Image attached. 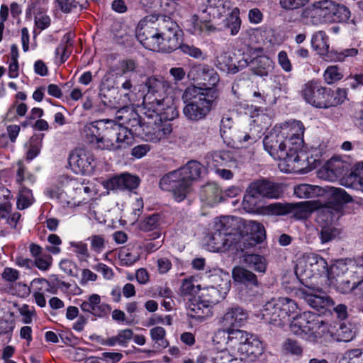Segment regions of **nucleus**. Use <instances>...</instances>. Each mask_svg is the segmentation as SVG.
<instances>
[{"label":"nucleus","instance_id":"obj_1","mask_svg":"<svg viewBox=\"0 0 363 363\" xmlns=\"http://www.w3.org/2000/svg\"><path fill=\"white\" fill-rule=\"evenodd\" d=\"M145 86L147 91L143 96L144 125L148 139L156 143L172 132L168 121L177 113L169 96L172 86L169 81L162 76H150L145 80Z\"/></svg>","mask_w":363,"mask_h":363},{"label":"nucleus","instance_id":"obj_2","mask_svg":"<svg viewBox=\"0 0 363 363\" xmlns=\"http://www.w3.org/2000/svg\"><path fill=\"white\" fill-rule=\"evenodd\" d=\"M306 267L313 275L327 273L330 284L342 294H349L357 288L363 289V257L338 260L328 270L325 259L315 254L305 257Z\"/></svg>","mask_w":363,"mask_h":363},{"label":"nucleus","instance_id":"obj_3","mask_svg":"<svg viewBox=\"0 0 363 363\" xmlns=\"http://www.w3.org/2000/svg\"><path fill=\"white\" fill-rule=\"evenodd\" d=\"M85 138L102 150L117 151L128 147L133 143V134L112 120H99L86 125Z\"/></svg>","mask_w":363,"mask_h":363},{"label":"nucleus","instance_id":"obj_4","mask_svg":"<svg viewBox=\"0 0 363 363\" xmlns=\"http://www.w3.org/2000/svg\"><path fill=\"white\" fill-rule=\"evenodd\" d=\"M202 165L194 160L189 161L184 167L172 171L162 177L160 186L172 193L177 202L184 201L192 191V183L201 173Z\"/></svg>","mask_w":363,"mask_h":363},{"label":"nucleus","instance_id":"obj_5","mask_svg":"<svg viewBox=\"0 0 363 363\" xmlns=\"http://www.w3.org/2000/svg\"><path fill=\"white\" fill-rule=\"evenodd\" d=\"M218 96V91L216 88L187 87L182 95L186 103L183 114L191 121L203 120L216 106Z\"/></svg>","mask_w":363,"mask_h":363},{"label":"nucleus","instance_id":"obj_6","mask_svg":"<svg viewBox=\"0 0 363 363\" xmlns=\"http://www.w3.org/2000/svg\"><path fill=\"white\" fill-rule=\"evenodd\" d=\"M199 11L203 18L218 22L222 28L229 30L232 35L238 33L241 26L240 10L233 7L230 0H207L206 4L199 6Z\"/></svg>","mask_w":363,"mask_h":363},{"label":"nucleus","instance_id":"obj_7","mask_svg":"<svg viewBox=\"0 0 363 363\" xmlns=\"http://www.w3.org/2000/svg\"><path fill=\"white\" fill-rule=\"evenodd\" d=\"M290 330L310 342H316L328 331L327 323L312 312H304L290 321Z\"/></svg>","mask_w":363,"mask_h":363},{"label":"nucleus","instance_id":"obj_8","mask_svg":"<svg viewBox=\"0 0 363 363\" xmlns=\"http://www.w3.org/2000/svg\"><path fill=\"white\" fill-rule=\"evenodd\" d=\"M60 186H55L48 191L51 198H55L63 204L80 205L89 199L91 189L74 179L63 177L60 179Z\"/></svg>","mask_w":363,"mask_h":363},{"label":"nucleus","instance_id":"obj_9","mask_svg":"<svg viewBox=\"0 0 363 363\" xmlns=\"http://www.w3.org/2000/svg\"><path fill=\"white\" fill-rule=\"evenodd\" d=\"M263 145L271 157L275 160H283L292 169H301L304 167L298 157H291L290 141H287L279 130L270 131L264 137Z\"/></svg>","mask_w":363,"mask_h":363},{"label":"nucleus","instance_id":"obj_10","mask_svg":"<svg viewBox=\"0 0 363 363\" xmlns=\"http://www.w3.org/2000/svg\"><path fill=\"white\" fill-rule=\"evenodd\" d=\"M332 1H316L302 10L301 19L305 25L317 26L324 23H332Z\"/></svg>","mask_w":363,"mask_h":363},{"label":"nucleus","instance_id":"obj_11","mask_svg":"<svg viewBox=\"0 0 363 363\" xmlns=\"http://www.w3.org/2000/svg\"><path fill=\"white\" fill-rule=\"evenodd\" d=\"M284 191L280 184L267 180H260L252 183L243 198L245 208H250L248 203H252L255 198L262 196L267 199H277L283 195ZM251 209H252L251 208Z\"/></svg>","mask_w":363,"mask_h":363},{"label":"nucleus","instance_id":"obj_12","mask_svg":"<svg viewBox=\"0 0 363 363\" xmlns=\"http://www.w3.org/2000/svg\"><path fill=\"white\" fill-rule=\"evenodd\" d=\"M330 89L323 87L314 82L306 83L301 91L304 100L318 108H328L336 103L330 99Z\"/></svg>","mask_w":363,"mask_h":363},{"label":"nucleus","instance_id":"obj_13","mask_svg":"<svg viewBox=\"0 0 363 363\" xmlns=\"http://www.w3.org/2000/svg\"><path fill=\"white\" fill-rule=\"evenodd\" d=\"M304 126L299 121H292L284 124L279 131L287 141H290V151L291 157H296L301 162L304 155L301 151L303 143Z\"/></svg>","mask_w":363,"mask_h":363},{"label":"nucleus","instance_id":"obj_14","mask_svg":"<svg viewBox=\"0 0 363 363\" xmlns=\"http://www.w3.org/2000/svg\"><path fill=\"white\" fill-rule=\"evenodd\" d=\"M262 119L269 121V118L264 114L258 115L257 118L253 120V123L250 124L246 130L239 131L238 133L236 140L241 147H247L248 145H252L262 137L263 129L266 128L268 125L266 124L264 127H261L258 123Z\"/></svg>","mask_w":363,"mask_h":363},{"label":"nucleus","instance_id":"obj_15","mask_svg":"<svg viewBox=\"0 0 363 363\" xmlns=\"http://www.w3.org/2000/svg\"><path fill=\"white\" fill-rule=\"evenodd\" d=\"M298 295L314 309L319 311L334 304L333 301L320 290L304 288L298 290Z\"/></svg>","mask_w":363,"mask_h":363},{"label":"nucleus","instance_id":"obj_16","mask_svg":"<svg viewBox=\"0 0 363 363\" xmlns=\"http://www.w3.org/2000/svg\"><path fill=\"white\" fill-rule=\"evenodd\" d=\"M93 155L83 149H77L69 157V164L76 174H86L92 170Z\"/></svg>","mask_w":363,"mask_h":363},{"label":"nucleus","instance_id":"obj_17","mask_svg":"<svg viewBox=\"0 0 363 363\" xmlns=\"http://www.w3.org/2000/svg\"><path fill=\"white\" fill-rule=\"evenodd\" d=\"M130 102V99L129 98V94L125 93L122 102L124 106L116 112V118L120 123H116L117 125L127 128V130L132 133L129 128H135L139 125L140 121L138 119V114L137 112L135 111L133 107L128 106Z\"/></svg>","mask_w":363,"mask_h":363},{"label":"nucleus","instance_id":"obj_18","mask_svg":"<svg viewBox=\"0 0 363 363\" xmlns=\"http://www.w3.org/2000/svg\"><path fill=\"white\" fill-rule=\"evenodd\" d=\"M207 163L209 167L238 168V161L233 152L229 150H218L207 155Z\"/></svg>","mask_w":363,"mask_h":363},{"label":"nucleus","instance_id":"obj_19","mask_svg":"<svg viewBox=\"0 0 363 363\" xmlns=\"http://www.w3.org/2000/svg\"><path fill=\"white\" fill-rule=\"evenodd\" d=\"M190 74L194 80L201 81L208 88H214L219 82V77L216 72L206 65H198L192 67Z\"/></svg>","mask_w":363,"mask_h":363},{"label":"nucleus","instance_id":"obj_20","mask_svg":"<svg viewBox=\"0 0 363 363\" xmlns=\"http://www.w3.org/2000/svg\"><path fill=\"white\" fill-rule=\"evenodd\" d=\"M333 196V201L328 203V206L323 208V211L335 212L341 214L343 211V204L352 201V198L344 189L341 188L329 187L328 190Z\"/></svg>","mask_w":363,"mask_h":363},{"label":"nucleus","instance_id":"obj_21","mask_svg":"<svg viewBox=\"0 0 363 363\" xmlns=\"http://www.w3.org/2000/svg\"><path fill=\"white\" fill-rule=\"evenodd\" d=\"M248 318L247 312L242 308L234 306L228 308L220 319L221 325L227 329L241 326Z\"/></svg>","mask_w":363,"mask_h":363},{"label":"nucleus","instance_id":"obj_22","mask_svg":"<svg viewBox=\"0 0 363 363\" xmlns=\"http://www.w3.org/2000/svg\"><path fill=\"white\" fill-rule=\"evenodd\" d=\"M279 306L278 299H272L268 301L264 306L262 311L263 319L275 326L281 327L285 324L283 315H281V310Z\"/></svg>","mask_w":363,"mask_h":363},{"label":"nucleus","instance_id":"obj_23","mask_svg":"<svg viewBox=\"0 0 363 363\" xmlns=\"http://www.w3.org/2000/svg\"><path fill=\"white\" fill-rule=\"evenodd\" d=\"M81 308L97 317H104L108 314L111 308L109 305L101 303V297L98 294L91 295L87 301L81 304Z\"/></svg>","mask_w":363,"mask_h":363},{"label":"nucleus","instance_id":"obj_24","mask_svg":"<svg viewBox=\"0 0 363 363\" xmlns=\"http://www.w3.org/2000/svg\"><path fill=\"white\" fill-rule=\"evenodd\" d=\"M263 352V345L255 336L251 335L250 337L245 342L239 352L241 359H250L253 360L258 357Z\"/></svg>","mask_w":363,"mask_h":363},{"label":"nucleus","instance_id":"obj_25","mask_svg":"<svg viewBox=\"0 0 363 363\" xmlns=\"http://www.w3.org/2000/svg\"><path fill=\"white\" fill-rule=\"evenodd\" d=\"M187 315L192 318L202 320L209 315L211 311L208 303L199 296L198 298H194L187 303Z\"/></svg>","mask_w":363,"mask_h":363},{"label":"nucleus","instance_id":"obj_26","mask_svg":"<svg viewBox=\"0 0 363 363\" xmlns=\"http://www.w3.org/2000/svg\"><path fill=\"white\" fill-rule=\"evenodd\" d=\"M232 277L235 282L246 286H256L258 285L257 276L243 267L235 266L233 267Z\"/></svg>","mask_w":363,"mask_h":363},{"label":"nucleus","instance_id":"obj_27","mask_svg":"<svg viewBox=\"0 0 363 363\" xmlns=\"http://www.w3.org/2000/svg\"><path fill=\"white\" fill-rule=\"evenodd\" d=\"M140 183L138 177L128 173H124L113 177L111 184L113 189L119 190H132L136 189Z\"/></svg>","mask_w":363,"mask_h":363},{"label":"nucleus","instance_id":"obj_28","mask_svg":"<svg viewBox=\"0 0 363 363\" xmlns=\"http://www.w3.org/2000/svg\"><path fill=\"white\" fill-rule=\"evenodd\" d=\"M316 208H318L317 203L311 201L291 203L289 214H291L292 217L298 220L306 219Z\"/></svg>","mask_w":363,"mask_h":363},{"label":"nucleus","instance_id":"obj_29","mask_svg":"<svg viewBox=\"0 0 363 363\" xmlns=\"http://www.w3.org/2000/svg\"><path fill=\"white\" fill-rule=\"evenodd\" d=\"M342 184L363 191V162L357 164L350 174L342 179Z\"/></svg>","mask_w":363,"mask_h":363},{"label":"nucleus","instance_id":"obj_30","mask_svg":"<svg viewBox=\"0 0 363 363\" xmlns=\"http://www.w3.org/2000/svg\"><path fill=\"white\" fill-rule=\"evenodd\" d=\"M311 47L320 55L325 56L329 52V38L323 30L315 32L311 40Z\"/></svg>","mask_w":363,"mask_h":363},{"label":"nucleus","instance_id":"obj_31","mask_svg":"<svg viewBox=\"0 0 363 363\" xmlns=\"http://www.w3.org/2000/svg\"><path fill=\"white\" fill-rule=\"evenodd\" d=\"M240 219L233 216H222L215 219L213 230L226 234L238 229Z\"/></svg>","mask_w":363,"mask_h":363},{"label":"nucleus","instance_id":"obj_32","mask_svg":"<svg viewBox=\"0 0 363 363\" xmlns=\"http://www.w3.org/2000/svg\"><path fill=\"white\" fill-rule=\"evenodd\" d=\"M38 1H32L28 7L27 13H29L30 15L33 12L35 14V26L40 30H44L50 26L51 21L45 11L38 6Z\"/></svg>","mask_w":363,"mask_h":363},{"label":"nucleus","instance_id":"obj_33","mask_svg":"<svg viewBox=\"0 0 363 363\" xmlns=\"http://www.w3.org/2000/svg\"><path fill=\"white\" fill-rule=\"evenodd\" d=\"M251 334L241 330H231L228 333L227 345L228 347L238 350L239 353L240 348L245 342L250 337Z\"/></svg>","mask_w":363,"mask_h":363},{"label":"nucleus","instance_id":"obj_34","mask_svg":"<svg viewBox=\"0 0 363 363\" xmlns=\"http://www.w3.org/2000/svg\"><path fill=\"white\" fill-rule=\"evenodd\" d=\"M112 32L115 40L121 44L130 42L135 36V31L133 28L118 23H114Z\"/></svg>","mask_w":363,"mask_h":363},{"label":"nucleus","instance_id":"obj_35","mask_svg":"<svg viewBox=\"0 0 363 363\" xmlns=\"http://www.w3.org/2000/svg\"><path fill=\"white\" fill-rule=\"evenodd\" d=\"M211 285L219 291L228 294L230 289V279L228 273L222 271L216 272L208 277Z\"/></svg>","mask_w":363,"mask_h":363},{"label":"nucleus","instance_id":"obj_36","mask_svg":"<svg viewBox=\"0 0 363 363\" xmlns=\"http://www.w3.org/2000/svg\"><path fill=\"white\" fill-rule=\"evenodd\" d=\"M253 72L259 76H267L272 67V60L266 55H261L251 61Z\"/></svg>","mask_w":363,"mask_h":363},{"label":"nucleus","instance_id":"obj_37","mask_svg":"<svg viewBox=\"0 0 363 363\" xmlns=\"http://www.w3.org/2000/svg\"><path fill=\"white\" fill-rule=\"evenodd\" d=\"M157 30L152 26V23L145 18L141 20L135 30V37L142 44L150 37L157 35Z\"/></svg>","mask_w":363,"mask_h":363},{"label":"nucleus","instance_id":"obj_38","mask_svg":"<svg viewBox=\"0 0 363 363\" xmlns=\"http://www.w3.org/2000/svg\"><path fill=\"white\" fill-rule=\"evenodd\" d=\"M201 298H202L206 303L216 304L223 300L228 294L218 290L211 285L203 287L201 289Z\"/></svg>","mask_w":363,"mask_h":363},{"label":"nucleus","instance_id":"obj_39","mask_svg":"<svg viewBox=\"0 0 363 363\" xmlns=\"http://www.w3.org/2000/svg\"><path fill=\"white\" fill-rule=\"evenodd\" d=\"M31 286L39 285V286L36 289V291L33 293V297L35 299V303L43 308L46 306V300L45 298L43 292L49 291L50 283L49 281L44 278H38L34 279L31 283Z\"/></svg>","mask_w":363,"mask_h":363},{"label":"nucleus","instance_id":"obj_40","mask_svg":"<svg viewBox=\"0 0 363 363\" xmlns=\"http://www.w3.org/2000/svg\"><path fill=\"white\" fill-rule=\"evenodd\" d=\"M204 21H199L197 15H193L191 17V27L189 30L194 35H202L215 30V28L209 23L208 18H204Z\"/></svg>","mask_w":363,"mask_h":363},{"label":"nucleus","instance_id":"obj_41","mask_svg":"<svg viewBox=\"0 0 363 363\" xmlns=\"http://www.w3.org/2000/svg\"><path fill=\"white\" fill-rule=\"evenodd\" d=\"M322 189L318 186L302 184L294 187V194L299 198H312L322 194Z\"/></svg>","mask_w":363,"mask_h":363},{"label":"nucleus","instance_id":"obj_42","mask_svg":"<svg viewBox=\"0 0 363 363\" xmlns=\"http://www.w3.org/2000/svg\"><path fill=\"white\" fill-rule=\"evenodd\" d=\"M216 67L225 72H236L238 68L233 62V57L228 52H221L216 57Z\"/></svg>","mask_w":363,"mask_h":363},{"label":"nucleus","instance_id":"obj_43","mask_svg":"<svg viewBox=\"0 0 363 363\" xmlns=\"http://www.w3.org/2000/svg\"><path fill=\"white\" fill-rule=\"evenodd\" d=\"M243 262L256 272L264 273L266 271L265 259L260 255L245 254L243 255Z\"/></svg>","mask_w":363,"mask_h":363},{"label":"nucleus","instance_id":"obj_44","mask_svg":"<svg viewBox=\"0 0 363 363\" xmlns=\"http://www.w3.org/2000/svg\"><path fill=\"white\" fill-rule=\"evenodd\" d=\"M277 299L279 301L278 306H280L281 315H283L286 323L289 321L290 315L297 312L298 306L294 301L286 297H280Z\"/></svg>","mask_w":363,"mask_h":363},{"label":"nucleus","instance_id":"obj_45","mask_svg":"<svg viewBox=\"0 0 363 363\" xmlns=\"http://www.w3.org/2000/svg\"><path fill=\"white\" fill-rule=\"evenodd\" d=\"M203 199L210 205L221 201V190L214 184H207L203 189Z\"/></svg>","mask_w":363,"mask_h":363},{"label":"nucleus","instance_id":"obj_46","mask_svg":"<svg viewBox=\"0 0 363 363\" xmlns=\"http://www.w3.org/2000/svg\"><path fill=\"white\" fill-rule=\"evenodd\" d=\"M160 48L157 52H171L179 46V40L176 33L169 31L168 33H164V42L159 44Z\"/></svg>","mask_w":363,"mask_h":363},{"label":"nucleus","instance_id":"obj_47","mask_svg":"<svg viewBox=\"0 0 363 363\" xmlns=\"http://www.w3.org/2000/svg\"><path fill=\"white\" fill-rule=\"evenodd\" d=\"M332 6L333 7L331 11L333 23L347 22L350 19L351 16L350 11L345 5L338 4L332 1Z\"/></svg>","mask_w":363,"mask_h":363},{"label":"nucleus","instance_id":"obj_48","mask_svg":"<svg viewBox=\"0 0 363 363\" xmlns=\"http://www.w3.org/2000/svg\"><path fill=\"white\" fill-rule=\"evenodd\" d=\"M138 65L133 59H125L119 61L116 67V74L119 76L128 75L138 71Z\"/></svg>","mask_w":363,"mask_h":363},{"label":"nucleus","instance_id":"obj_49","mask_svg":"<svg viewBox=\"0 0 363 363\" xmlns=\"http://www.w3.org/2000/svg\"><path fill=\"white\" fill-rule=\"evenodd\" d=\"M89 0H56L57 7L64 13H69L78 6L86 9Z\"/></svg>","mask_w":363,"mask_h":363},{"label":"nucleus","instance_id":"obj_50","mask_svg":"<svg viewBox=\"0 0 363 363\" xmlns=\"http://www.w3.org/2000/svg\"><path fill=\"white\" fill-rule=\"evenodd\" d=\"M350 167V164L339 158H332L327 164V169L335 174L336 177L345 174Z\"/></svg>","mask_w":363,"mask_h":363},{"label":"nucleus","instance_id":"obj_51","mask_svg":"<svg viewBox=\"0 0 363 363\" xmlns=\"http://www.w3.org/2000/svg\"><path fill=\"white\" fill-rule=\"evenodd\" d=\"M33 201L32 192L30 189L21 186L17 200V207L20 210L25 209L31 205Z\"/></svg>","mask_w":363,"mask_h":363},{"label":"nucleus","instance_id":"obj_52","mask_svg":"<svg viewBox=\"0 0 363 363\" xmlns=\"http://www.w3.org/2000/svg\"><path fill=\"white\" fill-rule=\"evenodd\" d=\"M150 333L158 348H166L168 346V342L165 339L166 331L162 327L156 326L150 330Z\"/></svg>","mask_w":363,"mask_h":363},{"label":"nucleus","instance_id":"obj_53","mask_svg":"<svg viewBox=\"0 0 363 363\" xmlns=\"http://www.w3.org/2000/svg\"><path fill=\"white\" fill-rule=\"evenodd\" d=\"M90 243L91 250L96 253L102 252L107 244V240L104 235H92L87 239Z\"/></svg>","mask_w":363,"mask_h":363},{"label":"nucleus","instance_id":"obj_54","mask_svg":"<svg viewBox=\"0 0 363 363\" xmlns=\"http://www.w3.org/2000/svg\"><path fill=\"white\" fill-rule=\"evenodd\" d=\"M323 77L327 84H332L342 79L343 74L337 66L333 65L327 67L324 72Z\"/></svg>","mask_w":363,"mask_h":363},{"label":"nucleus","instance_id":"obj_55","mask_svg":"<svg viewBox=\"0 0 363 363\" xmlns=\"http://www.w3.org/2000/svg\"><path fill=\"white\" fill-rule=\"evenodd\" d=\"M160 225V217L157 214H153L145 218L139 224L140 230L149 232L157 229Z\"/></svg>","mask_w":363,"mask_h":363},{"label":"nucleus","instance_id":"obj_56","mask_svg":"<svg viewBox=\"0 0 363 363\" xmlns=\"http://www.w3.org/2000/svg\"><path fill=\"white\" fill-rule=\"evenodd\" d=\"M194 281V279L191 277L183 281L180 288V293L182 296L193 295L196 294L198 291L201 292V286L195 285Z\"/></svg>","mask_w":363,"mask_h":363},{"label":"nucleus","instance_id":"obj_57","mask_svg":"<svg viewBox=\"0 0 363 363\" xmlns=\"http://www.w3.org/2000/svg\"><path fill=\"white\" fill-rule=\"evenodd\" d=\"M70 246L74 248L77 257L81 261H86L90 257L87 245L82 241L71 242Z\"/></svg>","mask_w":363,"mask_h":363},{"label":"nucleus","instance_id":"obj_58","mask_svg":"<svg viewBox=\"0 0 363 363\" xmlns=\"http://www.w3.org/2000/svg\"><path fill=\"white\" fill-rule=\"evenodd\" d=\"M343 363H363V350L352 349L345 353Z\"/></svg>","mask_w":363,"mask_h":363},{"label":"nucleus","instance_id":"obj_59","mask_svg":"<svg viewBox=\"0 0 363 363\" xmlns=\"http://www.w3.org/2000/svg\"><path fill=\"white\" fill-rule=\"evenodd\" d=\"M283 350L286 353L294 355H301L303 352V349L298 342L291 339H287L284 342Z\"/></svg>","mask_w":363,"mask_h":363},{"label":"nucleus","instance_id":"obj_60","mask_svg":"<svg viewBox=\"0 0 363 363\" xmlns=\"http://www.w3.org/2000/svg\"><path fill=\"white\" fill-rule=\"evenodd\" d=\"M179 48L181 49L182 52L184 54H186L196 59H204L205 56L201 51V50L197 47L194 45H190L188 44L180 45Z\"/></svg>","mask_w":363,"mask_h":363},{"label":"nucleus","instance_id":"obj_61","mask_svg":"<svg viewBox=\"0 0 363 363\" xmlns=\"http://www.w3.org/2000/svg\"><path fill=\"white\" fill-rule=\"evenodd\" d=\"M52 258L50 255L45 254L33 260V266L41 271H47L50 269Z\"/></svg>","mask_w":363,"mask_h":363},{"label":"nucleus","instance_id":"obj_62","mask_svg":"<svg viewBox=\"0 0 363 363\" xmlns=\"http://www.w3.org/2000/svg\"><path fill=\"white\" fill-rule=\"evenodd\" d=\"M211 243L214 250L225 251V235L223 233L214 230L211 238Z\"/></svg>","mask_w":363,"mask_h":363},{"label":"nucleus","instance_id":"obj_63","mask_svg":"<svg viewBox=\"0 0 363 363\" xmlns=\"http://www.w3.org/2000/svg\"><path fill=\"white\" fill-rule=\"evenodd\" d=\"M338 232L336 228L332 226H327L322 228L320 233V238L322 243L328 242L333 240L337 235Z\"/></svg>","mask_w":363,"mask_h":363},{"label":"nucleus","instance_id":"obj_64","mask_svg":"<svg viewBox=\"0 0 363 363\" xmlns=\"http://www.w3.org/2000/svg\"><path fill=\"white\" fill-rule=\"evenodd\" d=\"M19 313L23 316V320L25 323H30L32 317L36 315L34 307H30L27 304H23L18 308Z\"/></svg>","mask_w":363,"mask_h":363}]
</instances>
